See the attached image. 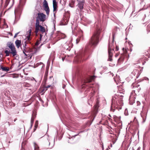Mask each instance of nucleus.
Here are the masks:
<instances>
[{"mask_svg":"<svg viewBox=\"0 0 150 150\" xmlns=\"http://www.w3.org/2000/svg\"><path fill=\"white\" fill-rule=\"evenodd\" d=\"M46 16L43 13L39 12L37 14L36 17L35 23V33L37 34L39 31L41 32L42 33H45V30L44 27L40 25V21L44 22L46 20Z\"/></svg>","mask_w":150,"mask_h":150,"instance_id":"f257e3e1","label":"nucleus"},{"mask_svg":"<svg viewBox=\"0 0 150 150\" xmlns=\"http://www.w3.org/2000/svg\"><path fill=\"white\" fill-rule=\"evenodd\" d=\"M101 30L97 29L93 33L89 41V45L91 47H95L99 42V38Z\"/></svg>","mask_w":150,"mask_h":150,"instance_id":"f03ea898","label":"nucleus"},{"mask_svg":"<svg viewBox=\"0 0 150 150\" xmlns=\"http://www.w3.org/2000/svg\"><path fill=\"white\" fill-rule=\"evenodd\" d=\"M7 46L11 50L8 51L6 50L4 52L6 54V56H8L10 54H12L13 57H14L17 54V52L16 50L14 45L11 42H8L7 44Z\"/></svg>","mask_w":150,"mask_h":150,"instance_id":"7ed1b4c3","label":"nucleus"},{"mask_svg":"<svg viewBox=\"0 0 150 150\" xmlns=\"http://www.w3.org/2000/svg\"><path fill=\"white\" fill-rule=\"evenodd\" d=\"M99 107V102H97L96 104L94 105V109L91 112V115L89 117L91 122V123L94 120L98 112V109Z\"/></svg>","mask_w":150,"mask_h":150,"instance_id":"20e7f679","label":"nucleus"},{"mask_svg":"<svg viewBox=\"0 0 150 150\" xmlns=\"http://www.w3.org/2000/svg\"><path fill=\"white\" fill-rule=\"evenodd\" d=\"M114 46L112 44H109L108 45V61H112L113 56V52L114 51Z\"/></svg>","mask_w":150,"mask_h":150,"instance_id":"39448f33","label":"nucleus"},{"mask_svg":"<svg viewBox=\"0 0 150 150\" xmlns=\"http://www.w3.org/2000/svg\"><path fill=\"white\" fill-rule=\"evenodd\" d=\"M69 14L67 13L64 15L62 20L61 21V24L62 25H65L67 24L69 18Z\"/></svg>","mask_w":150,"mask_h":150,"instance_id":"423d86ee","label":"nucleus"},{"mask_svg":"<svg viewBox=\"0 0 150 150\" xmlns=\"http://www.w3.org/2000/svg\"><path fill=\"white\" fill-rule=\"evenodd\" d=\"M43 4L44 10L46 11L47 15L48 16L49 15L50 10L48 3L46 0H43Z\"/></svg>","mask_w":150,"mask_h":150,"instance_id":"0eeeda50","label":"nucleus"},{"mask_svg":"<svg viewBox=\"0 0 150 150\" xmlns=\"http://www.w3.org/2000/svg\"><path fill=\"white\" fill-rule=\"evenodd\" d=\"M37 52V50L35 48H30L29 47L23 48V53H30L32 52V54L35 53Z\"/></svg>","mask_w":150,"mask_h":150,"instance_id":"6e6552de","label":"nucleus"},{"mask_svg":"<svg viewBox=\"0 0 150 150\" xmlns=\"http://www.w3.org/2000/svg\"><path fill=\"white\" fill-rule=\"evenodd\" d=\"M124 48H123L122 49L124 50ZM124 52L121 54L120 58L118 60V62L119 63H121L123 61L124 59L127 57V50L125 49V50H123Z\"/></svg>","mask_w":150,"mask_h":150,"instance_id":"1a4fd4ad","label":"nucleus"},{"mask_svg":"<svg viewBox=\"0 0 150 150\" xmlns=\"http://www.w3.org/2000/svg\"><path fill=\"white\" fill-rule=\"evenodd\" d=\"M117 104V101H115V99L113 98L112 99V103L111 106L110 110L111 111L113 112L115 111V108L118 107Z\"/></svg>","mask_w":150,"mask_h":150,"instance_id":"9d476101","label":"nucleus"},{"mask_svg":"<svg viewBox=\"0 0 150 150\" xmlns=\"http://www.w3.org/2000/svg\"><path fill=\"white\" fill-rule=\"evenodd\" d=\"M95 79V76H89L86 79L84 80L83 85H85L86 83H90L93 80Z\"/></svg>","mask_w":150,"mask_h":150,"instance_id":"9b49d317","label":"nucleus"},{"mask_svg":"<svg viewBox=\"0 0 150 150\" xmlns=\"http://www.w3.org/2000/svg\"><path fill=\"white\" fill-rule=\"evenodd\" d=\"M42 139L45 144L48 145H50V143L49 142L48 137L44 136L42 138Z\"/></svg>","mask_w":150,"mask_h":150,"instance_id":"f8f14e48","label":"nucleus"},{"mask_svg":"<svg viewBox=\"0 0 150 150\" xmlns=\"http://www.w3.org/2000/svg\"><path fill=\"white\" fill-rule=\"evenodd\" d=\"M28 35L27 36L26 38L27 39V40H26V43H28L29 42V41L31 40V38L30 36L31 35V29L30 30H28Z\"/></svg>","mask_w":150,"mask_h":150,"instance_id":"ddd939ff","label":"nucleus"},{"mask_svg":"<svg viewBox=\"0 0 150 150\" xmlns=\"http://www.w3.org/2000/svg\"><path fill=\"white\" fill-rule=\"evenodd\" d=\"M1 69L2 71L8 72L9 70V68L8 67H4L3 66L0 65V69Z\"/></svg>","mask_w":150,"mask_h":150,"instance_id":"4468645a","label":"nucleus"},{"mask_svg":"<svg viewBox=\"0 0 150 150\" xmlns=\"http://www.w3.org/2000/svg\"><path fill=\"white\" fill-rule=\"evenodd\" d=\"M135 98L133 94L132 93H131L129 98V100L130 102H131L132 103L134 102Z\"/></svg>","mask_w":150,"mask_h":150,"instance_id":"2eb2a0df","label":"nucleus"},{"mask_svg":"<svg viewBox=\"0 0 150 150\" xmlns=\"http://www.w3.org/2000/svg\"><path fill=\"white\" fill-rule=\"evenodd\" d=\"M83 1H79L78 4V7L81 10L83 9Z\"/></svg>","mask_w":150,"mask_h":150,"instance_id":"dca6fc26","label":"nucleus"},{"mask_svg":"<svg viewBox=\"0 0 150 150\" xmlns=\"http://www.w3.org/2000/svg\"><path fill=\"white\" fill-rule=\"evenodd\" d=\"M15 44L16 47L19 48L21 45V40H17L15 41Z\"/></svg>","mask_w":150,"mask_h":150,"instance_id":"f3484780","label":"nucleus"},{"mask_svg":"<svg viewBox=\"0 0 150 150\" xmlns=\"http://www.w3.org/2000/svg\"><path fill=\"white\" fill-rule=\"evenodd\" d=\"M48 70L46 69L45 71V75H44V80L45 82H46V81L47 80V76H48Z\"/></svg>","mask_w":150,"mask_h":150,"instance_id":"a211bd4d","label":"nucleus"},{"mask_svg":"<svg viewBox=\"0 0 150 150\" xmlns=\"http://www.w3.org/2000/svg\"><path fill=\"white\" fill-rule=\"evenodd\" d=\"M48 70L46 69L45 71V75H44V80L45 82H46V81L47 80V76H48Z\"/></svg>","mask_w":150,"mask_h":150,"instance_id":"6ab92c4d","label":"nucleus"},{"mask_svg":"<svg viewBox=\"0 0 150 150\" xmlns=\"http://www.w3.org/2000/svg\"><path fill=\"white\" fill-rule=\"evenodd\" d=\"M106 119H105L104 118H102L100 122L101 124H103L105 123H106L108 122L107 120V117L105 118Z\"/></svg>","mask_w":150,"mask_h":150,"instance_id":"aec40b11","label":"nucleus"},{"mask_svg":"<svg viewBox=\"0 0 150 150\" xmlns=\"http://www.w3.org/2000/svg\"><path fill=\"white\" fill-rule=\"evenodd\" d=\"M142 60L143 59L142 58H140L138 60H137L136 62L135 63H133V64L134 65H135L137 64L140 63V62H142Z\"/></svg>","mask_w":150,"mask_h":150,"instance_id":"412c9836","label":"nucleus"},{"mask_svg":"<svg viewBox=\"0 0 150 150\" xmlns=\"http://www.w3.org/2000/svg\"><path fill=\"white\" fill-rule=\"evenodd\" d=\"M82 55H81L79 56H77V57H76V58L75 59L76 60V61L77 62H80L81 61V57Z\"/></svg>","mask_w":150,"mask_h":150,"instance_id":"4be33fe9","label":"nucleus"},{"mask_svg":"<svg viewBox=\"0 0 150 150\" xmlns=\"http://www.w3.org/2000/svg\"><path fill=\"white\" fill-rule=\"evenodd\" d=\"M34 150H39L38 146L35 143H34Z\"/></svg>","mask_w":150,"mask_h":150,"instance_id":"5701e85b","label":"nucleus"},{"mask_svg":"<svg viewBox=\"0 0 150 150\" xmlns=\"http://www.w3.org/2000/svg\"><path fill=\"white\" fill-rule=\"evenodd\" d=\"M139 71L136 69H134L133 71L132 72V74H133L134 76H135L136 74V73H138Z\"/></svg>","mask_w":150,"mask_h":150,"instance_id":"b1692460","label":"nucleus"},{"mask_svg":"<svg viewBox=\"0 0 150 150\" xmlns=\"http://www.w3.org/2000/svg\"><path fill=\"white\" fill-rule=\"evenodd\" d=\"M74 1L72 0L71 3L69 4V6L71 7H74Z\"/></svg>","mask_w":150,"mask_h":150,"instance_id":"393cba45","label":"nucleus"},{"mask_svg":"<svg viewBox=\"0 0 150 150\" xmlns=\"http://www.w3.org/2000/svg\"><path fill=\"white\" fill-rule=\"evenodd\" d=\"M53 6H57V4L56 0H53Z\"/></svg>","mask_w":150,"mask_h":150,"instance_id":"a878e982","label":"nucleus"},{"mask_svg":"<svg viewBox=\"0 0 150 150\" xmlns=\"http://www.w3.org/2000/svg\"><path fill=\"white\" fill-rule=\"evenodd\" d=\"M36 117V114L34 112H33L32 114L31 118L33 119H35Z\"/></svg>","mask_w":150,"mask_h":150,"instance_id":"bb28decb","label":"nucleus"},{"mask_svg":"<svg viewBox=\"0 0 150 150\" xmlns=\"http://www.w3.org/2000/svg\"><path fill=\"white\" fill-rule=\"evenodd\" d=\"M50 85H48L47 86H45V87L43 89V90L42 91H43L45 90V91H46L47 90V88H50Z\"/></svg>","mask_w":150,"mask_h":150,"instance_id":"cd10ccee","label":"nucleus"},{"mask_svg":"<svg viewBox=\"0 0 150 150\" xmlns=\"http://www.w3.org/2000/svg\"><path fill=\"white\" fill-rule=\"evenodd\" d=\"M9 1L10 0H6L5 4V6L6 7L8 4Z\"/></svg>","mask_w":150,"mask_h":150,"instance_id":"c85d7f7f","label":"nucleus"},{"mask_svg":"<svg viewBox=\"0 0 150 150\" xmlns=\"http://www.w3.org/2000/svg\"><path fill=\"white\" fill-rule=\"evenodd\" d=\"M25 54V56L26 57H30V59H31L32 57V55H29V54H26V53H23Z\"/></svg>","mask_w":150,"mask_h":150,"instance_id":"c756f323","label":"nucleus"},{"mask_svg":"<svg viewBox=\"0 0 150 150\" xmlns=\"http://www.w3.org/2000/svg\"><path fill=\"white\" fill-rule=\"evenodd\" d=\"M38 120H37L35 121V127L37 128L38 126Z\"/></svg>","mask_w":150,"mask_h":150,"instance_id":"7c9ffc66","label":"nucleus"},{"mask_svg":"<svg viewBox=\"0 0 150 150\" xmlns=\"http://www.w3.org/2000/svg\"><path fill=\"white\" fill-rule=\"evenodd\" d=\"M34 119H33L32 118H31V127L33 126V122H34Z\"/></svg>","mask_w":150,"mask_h":150,"instance_id":"2f4dec72","label":"nucleus"},{"mask_svg":"<svg viewBox=\"0 0 150 150\" xmlns=\"http://www.w3.org/2000/svg\"><path fill=\"white\" fill-rule=\"evenodd\" d=\"M57 6H53V11H56L57 10Z\"/></svg>","mask_w":150,"mask_h":150,"instance_id":"473e14b6","label":"nucleus"},{"mask_svg":"<svg viewBox=\"0 0 150 150\" xmlns=\"http://www.w3.org/2000/svg\"><path fill=\"white\" fill-rule=\"evenodd\" d=\"M40 41H39V40L37 41L35 44V45L37 46L38 45H39L40 43Z\"/></svg>","mask_w":150,"mask_h":150,"instance_id":"72a5a7b5","label":"nucleus"},{"mask_svg":"<svg viewBox=\"0 0 150 150\" xmlns=\"http://www.w3.org/2000/svg\"><path fill=\"white\" fill-rule=\"evenodd\" d=\"M77 38L76 40V43H78L79 42V41L80 40V38Z\"/></svg>","mask_w":150,"mask_h":150,"instance_id":"f704fd0d","label":"nucleus"},{"mask_svg":"<svg viewBox=\"0 0 150 150\" xmlns=\"http://www.w3.org/2000/svg\"><path fill=\"white\" fill-rule=\"evenodd\" d=\"M40 41L41 39V38L43 36V35L41 34H40Z\"/></svg>","mask_w":150,"mask_h":150,"instance_id":"c9c22d12","label":"nucleus"},{"mask_svg":"<svg viewBox=\"0 0 150 150\" xmlns=\"http://www.w3.org/2000/svg\"><path fill=\"white\" fill-rule=\"evenodd\" d=\"M119 50V47H118L116 46V48H115V50L116 51H118Z\"/></svg>","mask_w":150,"mask_h":150,"instance_id":"e433bc0d","label":"nucleus"},{"mask_svg":"<svg viewBox=\"0 0 150 150\" xmlns=\"http://www.w3.org/2000/svg\"><path fill=\"white\" fill-rule=\"evenodd\" d=\"M29 47L27 45V43H26L25 44V46H24V48H27V47Z\"/></svg>","mask_w":150,"mask_h":150,"instance_id":"4c0bfd02","label":"nucleus"},{"mask_svg":"<svg viewBox=\"0 0 150 150\" xmlns=\"http://www.w3.org/2000/svg\"><path fill=\"white\" fill-rule=\"evenodd\" d=\"M19 33H16V34H15V35H14V38H16V37H17V35Z\"/></svg>","mask_w":150,"mask_h":150,"instance_id":"58836bf2","label":"nucleus"},{"mask_svg":"<svg viewBox=\"0 0 150 150\" xmlns=\"http://www.w3.org/2000/svg\"><path fill=\"white\" fill-rule=\"evenodd\" d=\"M139 68H142V69H143V67H142V66H140L139 65V67H138Z\"/></svg>","mask_w":150,"mask_h":150,"instance_id":"ea45409f","label":"nucleus"},{"mask_svg":"<svg viewBox=\"0 0 150 150\" xmlns=\"http://www.w3.org/2000/svg\"><path fill=\"white\" fill-rule=\"evenodd\" d=\"M37 128L35 127V128L33 129V132H35Z\"/></svg>","mask_w":150,"mask_h":150,"instance_id":"a19ab883","label":"nucleus"},{"mask_svg":"<svg viewBox=\"0 0 150 150\" xmlns=\"http://www.w3.org/2000/svg\"><path fill=\"white\" fill-rule=\"evenodd\" d=\"M120 104L121 105H122V104L123 103H122V100H121V101L120 102Z\"/></svg>","mask_w":150,"mask_h":150,"instance_id":"79ce46f5","label":"nucleus"},{"mask_svg":"<svg viewBox=\"0 0 150 150\" xmlns=\"http://www.w3.org/2000/svg\"><path fill=\"white\" fill-rule=\"evenodd\" d=\"M53 76H50V79H53Z\"/></svg>","mask_w":150,"mask_h":150,"instance_id":"37998d69","label":"nucleus"},{"mask_svg":"<svg viewBox=\"0 0 150 150\" xmlns=\"http://www.w3.org/2000/svg\"><path fill=\"white\" fill-rule=\"evenodd\" d=\"M145 62V61L144 62H142V65H144Z\"/></svg>","mask_w":150,"mask_h":150,"instance_id":"c03bdc74","label":"nucleus"},{"mask_svg":"<svg viewBox=\"0 0 150 150\" xmlns=\"http://www.w3.org/2000/svg\"><path fill=\"white\" fill-rule=\"evenodd\" d=\"M118 56V54H115V57H117Z\"/></svg>","mask_w":150,"mask_h":150,"instance_id":"a18cd8bd","label":"nucleus"},{"mask_svg":"<svg viewBox=\"0 0 150 150\" xmlns=\"http://www.w3.org/2000/svg\"><path fill=\"white\" fill-rule=\"evenodd\" d=\"M92 87L91 86V87H89V88H88V89H90Z\"/></svg>","mask_w":150,"mask_h":150,"instance_id":"49530a36","label":"nucleus"},{"mask_svg":"<svg viewBox=\"0 0 150 150\" xmlns=\"http://www.w3.org/2000/svg\"><path fill=\"white\" fill-rule=\"evenodd\" d=\"M65 86H65V85H64V86H63V87H63V88H65Z\"/></svg>","mask_w":150,"mask_h":150,"instance_id":"de8ad7c7","label":"nucleus"},{"mask_svg":"<svg viewBox=\"0 0 150 150\" xmlns=\"http://www.w3.org/2000/svg\"><path fill=\"white\" fill-rule=\"evenodd\" d=\"M14 121H16V119H15L14 120Z\"/></svg>","mask_w":150,"mask_h":150,"instance_id":"09e8293b","label":"nucleus"},{"mask_svg":"<svg viewBox=\"0 0 150 150\" xmlns=\"http://www.w3.org/2000/svg\"><path fill=\"white\" fill-rule=\"evenodd\" d=\"M24 143L23 142V143H22V144H24Z\"/></svg>","mask_w":150,"mask_h":150,"instance_id":"8fccbe9b","label":"nucleus"},{"mask_svg":"<svg viewBox=\"0 0 150 150\" xmlns=\"http://www.w3.org/2000/svg\"><path fill=\"white\" fill-rule=\"evenodd\" d=\"M12 68V67H11L10 68V69H11Z\"/></svg>","mask_w":150,"mask_h":150,"instance_id":"3c124183","label":"nucleus"},{"mask_svg":"<svg viewBox=\"0 0 150 150\" xmlns=\"http://www.w3.org/2000/svg\"><path fill=\"white\" fill-rule=\"evenodd\" d=\"M147 79H148V80H149L148 78H147Z\"/></svg>","mask_w":150,"mask_h":150,"instance_id":"603ef678","label":"nucleus"},{"mask_svg":"<svg viewBox=\"0 0 150 150\" xmlns=\"http://www.w3.org/2000/svg\"><path fill=\"white\" fill-rule=\"evenodd\" d=\"M34 80H35L36 81V80H35V79H34Z\"/></svg>","mask_w":150,"mask_h":150,"instance_id":"864d4df0","label":"nucleus"}]
</instances>
